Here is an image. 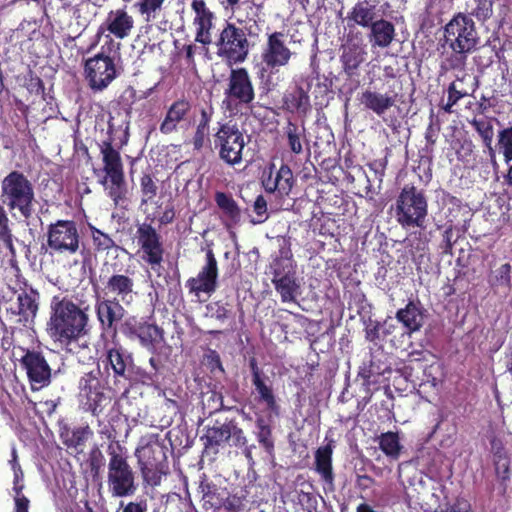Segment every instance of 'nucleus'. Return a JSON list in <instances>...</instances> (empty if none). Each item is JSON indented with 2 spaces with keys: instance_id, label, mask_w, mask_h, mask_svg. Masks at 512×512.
I'll use <instances>...</instances> for the list:
<instances>
[{
  "instance_id": "obj_1",
  "label": "nucleus",
  "mask_w": 512,
  "mask_h": 512,
  "mask_svg": "<svg viewBox=\"0 0 512 512\" xmlns=\"http://www.w3.org/2000/svg\"><path fill=\"white\" fill-rule=\"evenodd\" d=\"M88 311V306L81 307L67 295L53 296L46 327L51 341L64 351L73 352V347L90 330Z\"/></svg>"
},
{
  "instance_id": "obj_2",
  "label": "nucleus",
  "mask_w": 512,
  "mask_h": 512,
  "mask_svg": "<svg viewBox=\"0 0 512 512\" xmlns=\"http://www.w3.org/2000/svg\"><path fill=\"white\" fill-rule=\"evenodd\" d=\"M167 447L158 433H150L142 436L135 456L143 477L144 483L155 487L160 485L162 476L168 474L169 464Z\"/></svg>"
},
{
  "instance_id": "obj_3",
  "label": "nucleus",
  "mask_w": 512,
  "mask_h": 512,
  "mask_svg": "<svg viewBox=\"0 0 512 512\" xmlns=\"http://www.w3.org/2000/svg\"><path fill=\"white\" fill-rule=\"evenodd\" d=\"M109 456L107 485L113 497L133 496L137 489L136 473L128 460L127 449L118 441H112L107 447Z\"/></svg>"
},
{
  "instance_id": "obj_4",
  "label": "nucleus",
  "mask_w": 512,
  "mask_h": 512,
  "mask_svg": "<svg viewBox=\"0 0 512 512\" xmlns=\"http://www.w3.org/2000/svg\"><path fill=\"white\" fill-rule=\"evenodd\" d=\"M293 52L285 43L282 32H273L268 35L267 42L263 45L259 76L269 88L276 87L283 80L280 69L289 64Z\"/></svg>"
},
{
  "instance_id": "obj_5",
  "label": "nucleus",
  "mask_w": 512,
  "mask_h": 512,
  "mask_svg": "<svg viewBox=\"0 0 512 512\" xmlns=\"http://www.w3.org/2000/svg\"><path fill=\"white\" fill-rule=\"evenodd\" d=\"M118 46L110 39L107 50L103 46L101 52L85 62V77L94 92L106 89L119 74Z\"/></svg>"
},
{
  "instance_id": "obj_6",
  "label": "nucleus",
  "mask_w": 512,
  "mask_h": 512,
  "mask_svg": "<svg viewBox=\"0 0 512 512\" xmlns=\"http://www.w3.org/2000/svg\"><path fill=\"white\" fill-rule=\"evenodd\" d=\"M212 43L216 47L217 56L229 65L244 62L250 50L246 31L228 21L224 23Z\"/></svg>"
},
{
  "instance_id": "obj_7",
  "label": "nucleus",
  "mask_w": 512,
  "mask_h": 512,
  "mask_svg": "<svg viewBox=\"0 0 512 512\" xmlns=\"http://www.w3.org/2000/svg\"><path fill=\"white\" fill-rule=\"evenodd\" d=\"M109 141H104L100 146V151L104 163L106 177L109 178L112 186L120 187L123 181V165L119 152L112 146L115 136L121 134L120 144L124 145L128 141V122L125 120L121 124L115 123V118L110 116L108 121Z\"/></svg>"
},
{
  "instance_id": "obj_8",
  "label": "nucleus",
  "mask_w": 512,
  "mask_h": 512,
  "mask_svg": "<svg viewBox=\"0 0 512 512\" xmlns=\"http://www.w3.org/2000/svg\"><path fill=\"white\" fill-rule=\"evenodd\" d=\"M249 137L231 121L221 124L214 134V146L219 157L230 165L241 163L242 154Z\"/></svg>"
},
{
  "instance_id": "obj_9",
  "label": "nucleus",
  "mask_w": 512,
  "mask_h": 512,
  "mask_svg": "<svg viewBox=\"0 0 512 512\" xmlns=\"http://www.w3.org/2000/svg\"><path fill=\"white\" fill-rule=\"evenodd\" d=\"M47 245L51 255L70 256L80 248L77 225L71 220H58L50 224L47 231Z\"/></svg>"
},
{
  "instance_id": "obj_10",
  "label": "nucleus",
  "mask_w": 512,
  "mask_h": 512,
  "mask_svg": "<svg viewBox=\"0 0 512 512\" xmlns=\"http://www.w3.org/2000/svg\"><path fill=\"white\" fill-rule=\"evenodd\" d=\"M445 40L451 49L473 52L479 43L473 19L463 13L454 16L445 26Z\"/></svg>"
},
{
  "instance_id": "obj_11",
  "label": "nucleus",
  "mask_w": 512,
  "mask_h": 512,
  "mask_svg": "<svg viewBox=\"0 0 512 512\" xmlns=\"http://www.w3.org/2000/svg\"><path fill=\"white\" fill-rule=\"evenodd\" d=\"M224 95L222 104L230 112L236 110L239 105L246 106L253 102L254 86L245 68L231 69Z\"/></svg>"
},
{
  "instance_id": "obj_12",
  "label": "nucleus",
  "mask_w": 512,
  "mask_h": 512,
  "mask_svg": "<svg viewBox=\"0 0 512 512\" xmlns=\"http://www.w3.org/2000/svg\"><path fill=\"white\" fill-rule=\"evenodd\" d=\"M98 281L100 285L92 283L96 294L100 291L103 296L125 305L132 303L137 295L135 281L128 273L114 272L109 275L101 270Z\"/></svg>"
},
{
  "instance_id": "obj_13",
  "label": "nucleus",
  "mask_w": 512,
  "mask_h": 512,
  "mask_svg": "<svg viewBox=\"0 0 512 512\" xmlns=\"http://www.w3.org/2000/svg\"><path fill=\"white\" fill-rule=\"evenodd\" d=\"M39 297L38 291L32 287L21 289L16 302L5 308L6 319L15 325L30 327L34 324L39 310Z\"/></svg>"
},
{
  "instance_id": "obj_14",
  "label": "nucleus",
  "mask_w": 512,
  "mask_h": 512,
  "mask_svg": "<svg viewBox=\"0 0 512 512\" xmlns=\"http://www.w3.org/2000/svg\"><path fill=\"white\" fill-rule=\"evenodd\" d=\"M135 239L142 253V260L155 269L163 262L164 247L161 235L156 229L148 223H142L137 226Z\"/></svg>"
},
{
  "instance_id": "obj_15",
  "label": "nucleus",
  "mask_w": 512,
  "mask_h": 512,
  "mask_svg": "<svg viewBox=\"0 0 512 512\" xmlns=\"http://www.w3.org/2000/svg\"><path fill=\"white\" fill-rule=\"evenodd\" d=\"M100 369L96 368L84 373L78 381V395L85 400L86 410L93 416H99L103 409V402L106 400L104 386L100 380Z\"/></svg>"
},
{
  "instance_id": "obj_16",
  "label": "nucleus",
  "mask_w": 512,
  "mask_h": 512,
  "mask_svg": "<svg viewBox=\"0 0 512 512\" xmlns=\"http://www.w3.org/2000/svg\"><path fill=\"white\" fill-rule=\"evenodd\" d=\"M427 216V201L424 194H399L397 220L402 226L423 227Z\"/></svg>"
},
{
  "instance_id": "obj_17",
  "label": "nucleus",
  "mask_w": 512,
  "mask_h": 512,
  "mask_svg": "<svg viewBox=\"0 0 512 512\" xmlns=\"http://www.w3.org/2000/svg\"><path fill=\"white\" fill-rule=\"evenodd\" d=\"M218 262L214 252H206V263L202 266L196 277H190L185 286L190 294L199 296L200 293L212 295L218 287Z\"/></svg>"
},
{
  "instance_id": "obj_18",
  "label": "nucleus",
  "mask_w": 512,
  "mask_h": 512,
  "mask_svg": "<svg viewBox=\"0 0 512 512\" xmlns=\"http://www.w3.org/2000/svg\"><path fill=\"white\" fill-rule=\"evenodd\" d=\"M21 363L33 389L43 388L50 384L52 369L42 352L27 350Z\"/></svg>"
},
{
  "instance_id": "obj_19",
  "label": "nucleus",
  "mask_w": 512,
  "mask_h": 512,
  "mask_svg": "<svg viewBox=\"0 0 512 512\" xmlns=\"http://www.w3.org/2000/svg\"><path fill=\"white\" fill-rule=\"evenodd\" d=\"M122 304V302L96 294L95 312L104 332L111 333L113 336L117 335V324L126 313Z\"/></svg>"
},
{
  "instance_id": "obj_20",
  "label": "nucleus",
  "mask_w": 512,
  "mask_h": 512,
  "mask_svg": "<svg viewBox=\"0 0 512 512\" xmlns=\"http://www.w3.org/2000/svg\"><path fill=\"white\" fill-rule=\"evenodd\" d=\"M398 94L394 90H387L381 92L379 90L366 88L359 96L360 104L366 109L378 117L384 118L385 114L395 106L397 102Z\"/></svg>"
},
{
  "instance_id": "obj_21",
  "label": "nucleus",
  "mask_w": 512,
  "mask_h": 512,
  "mask_svg": "<svg viewBox=\"0 0 512 512\" xmlns=\"http://www.w3.org/2000/svg\"><path fill=\"white\" fill-rule=\"evenodd\" d=\"M191 8L195 13V40L203 45L212 44L211 30L215 18L213 12L208 9L204 0H193Z\"/></svg>"
},
{
  "instance_id": "obj_22",
  "label": "nucleus",
  "mask_w": 512,
  "mask_h": 512,
  "mask_svg": "<svg viewBox=\"0 0 512 512\" xmlns=\"http://www.w3.org/2000/svg\"><path fill=\"white\" fill-rule=\"evenodd\" d=\"M147 203L146 212L152 220H157L160 225H167L175 218L174 204L171 194H152Z\"/></svg>"
},
{
  "instance_id": "obj_23",
  "label": "nucleus",
  "mask_w": 512,
  "mask_h": 512,
  "mask_svg": "<svg viewBox=\"0 0 512 512\" xmlns=\"http://www.w3.org/2000/svg\"><path fill=\"white\" fill-rule=\"evenodd\" d=\"M395 318L411 335L418 332L424 325L425 309L419 300H409L404 308L396 312Z\"/></svg>"
},
{
  "instance_id": "obj_24",
  "label": "nucleus",
  "mask_w": 512,
  "mask_h": 512,
  "mask_svg": "<svg viewBox=\"0 0 512 512\" xmlns=\"http://www.w3.org/2000/svg\"><path fill=\"white\" fill-rule=\"evenodd\" d=\"M332 441L315 451L314 469L320 475L321 481L330 489L334 488L335 475L332 465L333 455Z\"/></svg>"
},
{
  "instance_id": "obj_25",
  "label": "nucleus",
  "mask_w": 512,
  "mask_h": 512,
  "mask_svg": "<svg viewBox=\"0 0 512 512\" xmlns=\"http://www.w3.org/2000/svg\"><path fill=\"white\" fill-rule=\"evenodd\" d=\"M102 362L106 370L112 369L114 376L127 378L132 356L121 346H115L106 350Z\"/></svg>"
},
{
  "instance_id": "obj_26",
  "label": "nucleus",
  "mask_w": 512,
  "mask_h": 512,
  "mask_svg": "<svg viewBox=\"0 0 512 512\" xmlns=\"http://www.w3.org/2000/svg\"><path fill=\"white\" fill-rule=\"evenodd\" d=\"M366 56L367 52L362 44L348 42L344 45L340 60L345 74L348 77L356 75L358 68L366 60Z\"/></svg>"
},
{
  "instance_id": "obj_27",
  "label": "nucleus",
  "mask_w": 512,
  "mask_h": 512,
  "mask_svg": "<svg viewBox=\"0 0 512 512\" xmlns=\"http://www.w3.org/2000/svg\"><path fill=\"white\" fill-rule=\"evenodd\" d=\"M201 440L206 453L217 455L219 447L228 442V420L222 424L216 421L213 426L206 427Z\"/></svg>"
},
{
  "instance_id": "obj_28",
  "label": "nucleus",
  "mask_w": 512,
  "mask_h": 512,
  "mask_svg": "<svg viewBox=\"0 0 512 512\" xmlns=\"http://www.w3.org/2000/svg\"><path fill=\"white\" fill-rule=\"evenodd\" d=\"M293 183V173L286 165H282L278 171L275 173L270 172L267 177L262 179L266 192H290Z\"/></svg>"
},
{
  "instance_id": "obj_29",
  "label": "nucleus",
  "mask_w": 512,
  "mask_h": 512,
  "mask_svg": "<svg viewBox=\"0 0 512 512\" xmlns=\"http://www.w3.org/2000/svg\"><path fill=\"white\" fill-rule=\"evenodd\" d=\"M396 36L395 26L390 21L379 19L370 26L368 35L372 47L387 48Z\"/></svg>"
},
{
  "instance_id": "obj_30",
  "label": "nucleus",
  "mask_w": 512,
  "mask_h": 512,
  "mask_svg": "<svg viewBox=\"0 0 512 512\" xmlns=\"http://www.w3.org/2000/svg\"><path fill=\"white\" fill-rule=\"evenodd\" d=\"M191 109V105L186 100L175 101L168 109L164 120L160 125V132L163 134H170L177 129L180 122L186 119L187 114Z\"/></svg>"
},
{
  "instance_id": "obj_31",
  "label": "nucleus",
  "mask_w": 512,
  "mask_h": 512,
  "mask_svg": "<svg viewBox=\"0 0 512 512\" xmlns=\"http://www.w3.org/2000/svg\"><path fill=\"white\" fill-rule=\"evenodd\" d=\"M272 283L277 293L280 294L281 301L284 303L296 302L299 294L300 284L294 275L280 274L275 271Z\"/></svg>"
},
{
  "instance_id": "obj_32",
  "label": "nucleus",
  "mask_w": 512,
  "mask_h": 512,
  "mask_svg": "<svg viewBox=\"0 0 512 512\" xmlns=\"http://www.w3.org/2000/svg\"><path fill=\"white\" fill-rule=\"evenodd\" d=\"M106 24L110 33L119 39H123L130 34L134 26V20L126 11L118 9L108 14Z\"/></svg>"
},
{
  "instance_id": "obj_33",
  "label": "nucleus",
  "mask_w": 512,
  "mask_h": 512,
  "mask_svg": "<svg viewBox=\"0 0 512 512\" xmlns=\"http://www.w3.org/2000/svg\"><path fill=\"white\" fill-rule=\"evenodd\" d=\"M137 328L136 338L144 348L155 351L156 347L164 342V330L158 325L140 321V326Z\"/></svg>"
},
{
  "instance_id": "obj_34",
  "label": "nucleus",
  "mask_w": 512,
  "mask_h": 512,
  "mask_svg": "<svg viewBox=\"0 0 512 512\" xmlns=\"http://www.w3.org/2000/svg\"><path fill=\"white\" fill-rule=\"evenodd\" d=\"M376 6L367 0L357 2L348 19L361 27H369L376 21Z\"/></svg>"
},
{
  "instance_id": "obj_35",
  "label": "nucleus",
  "mask_w": 512,
  "mask_h": 512,
  "mask_svg": "<svg viewBox=\"0 0 512 512\" xmlns=\"http://www.w3.org/2000/svg\"><path fill=\"white\" fill-rule=\"evenodd\" d=\"M232 439L233 445L242 448V453L249 463L254 462L252 451L256 448L254 444L248 445V439L235 419L228 420V441Z\"/></svg>"
},
{
  "instance_id": "obj_36",
  "label": "nucleus",
  "mask_w": 512,
  "mask_h": 512,
  "mask_svg": "<svg viewBox=\"0 0 512 512\" xmlns=\"http://www.w3.org/2000/svg\"><path fill=\"white\" fill-rule=\"evenodd\" d=\"M251 380L255 390L258 393V402L264 403L269 411L278 413L279 405L277 403L272 384L267 383L269 378L264 375L262 377Z\"/></svg>"
},
{
  "instance_id": "obj_37",
  "label": "nucleus",
  "mask_w": 512,
  "mask_h": 512,
  "mask_svg": "<svg viewBox=\"0 0 512 512\" xmlns=\"http://www.w3.org/2000/svg\"><path fill=\"white\" fill-rule=\"evenodd\" d=\"M379 449L390 459L397 460L402 451V444L398 432L388 431L381 433L377 438Z\"/></svg>"
},
{
  "instance_id": "obj_38",
  "label": "nucleus",
  "mask_w": 512,
  "mask_h": 512,
  "mask_svg": "<svg viewBox=\"0 0 512 512\" xmlns=\"http://www.w3.org/2000/svg\"><path fill=\"white\" fill-rule=\"evenodd\" d=\"M284 104L291 112L306 113L310 108V99L302 87H297L284 97Z\"/></svg>"
},
{
  "instance_id": "obj_39",
  "label": "nucleus",
  "mask_w": 512,
  "mask_h": 512,
  "mask_svg": "<svg viewBox=\"0 0 512 512\" xmlns=\"http://www.w3.org/2000/svg\"><path fill=\"white\" fill-rule=\"evenodd\" d=\"M232 11L235 13L237 22L239 24H245V29L247 30L248 24L257 23L260 7L252 1H243L241 3L239 2Z\"/></svg>"
},
{
  "instance_id": "obj_40",
  "label": "nucleus",
  "mask_w": 512,
  "mask_h": 512,
  "mask_svg": "<svg viewBox=\"0 0 512 512\" xmlns=\"http://www.w3.org/2000/svg\"><path fill=\"white\" fill-rule=\"evenodd\" d=\"M255 425L257 428L256 438L258 443L265 450V452L272 454L275 448L272 427L263 417H258L255 421Z\"/></svg>"
},
{
  "instance_id": "obj_41",
  "label": "nucleus",
  "mask_w": 512,
  "mask_h": 512,
  "mask_svg": "<svg viewBox=\"0 0 512 512\" xmlns=\"http://www.w3.org/2000/svg\"><path fill=\"white\" fill-rule=\"evenodd\" d=\"M27 178L18 171L8 174L2 181V192H31Z\"/></svg>"
},
{
  "instance_id": "obj_42",
  "label": "nucleus",
  "mask_w": 512,
  "mask_h": 512,
  "mask_svg": "<svg viewBox=\"0 0 512 512\" xmlns=\"http://www.w3.org/2000/svg\"><path fill=\"white\" fill-rule=\"evenodd\" d=\"M10 196L9 205L12 209H19L25 218H29L35 211L34 194H8Z\"/></svg>"
},
{
  "instance_id": "obj_43",
  "label": "nucleus",
  "mask_w": 512,
  "mask_h": 512,
  "mask_svg": "<svg viewBox=\"0 0 512 512\" xmlns=\"http://www.w3.org/2000/svg\"><path fill=\"white\" fill-rule=\"evenodd\" d=\"M215 201L226 217L233 223L240 221V209L236 202L230 197L231 194H215Z\"/></svg>"
},
{
  "instance_id": "obj_44",
  "label": "nucleus",
  "mask_w": 512,
  "mask_h": 512,
  "mask_svg": "<svg viewBox=\"0 0 512 512\" xmlns=\"http://www.w3.org/2000/svg\"><path fill=\"white\" fill-rule=\"evenodd\" d=\"M512 266L510 263H504L500 267H498L495 271L492 272L489 278V285L492 288L505 287L507 289H511L512 287V279H511Z\"/></svg>"
},
{
  "instance_id": "obj_45",
  "label": "nucleus",
  "mask_w": 512,
  "mask_h": 512,
  "mask_svg": "<svg viewBox=\"0 0 512 512\" xmlns=\"http://www.w3.org/2000/svg\"><path fill=\"white\" fill-rule=\"evenodd\" d=\"M285 134L290 150L295 154H301L303 152L302 138L305 136L304 128H299L297 125L289 122L285 128Z\"/></svg>"
},
{
  "instance_id": "obj_46",
  "label": "nucleus",
  "mask_w": 512,
  "mask_h": 512,
  "mask_svg": "<svg viewBox=\"0 0 512 512\" xmlns=\"http://www.w3.org/2000/svg\"><path fill=\"white\" fill-rule=\"evenodd\" d=\"M495 2H502L505 5L506 0H474L475 6L471 10V15L478 21L485 22L493 15V5Z\"/></svg>"
},
{
  "instance_id": "obj_47",
  "label": "nucleus",
  "mask_w": 512,
  "mask_h": 512,
  "mask_svg": "<svg viewBox=\"0 0 512 512\" xmlns=\"http://www.w3.org/2000/svg\"><path fill=\"white\" fill-rule=\"evenodd\" d=\"M206 316L216 319L220 322H225L232 317V309L229 303L222 301L210 302L206 305Z\"/></svg>"
},
{
  "instance_id": "obj_48",
  "label": "nucleus",
  "mask_w": 512,
  "mask_h": 512,
  "mask_svg": "<svg viewBox=\"0 0 512 512\" xmlns=\"http://www.w3.org/2000/svg\"><path fill=\"white\" fill-rule=\"evenodd\" d=\"M92 435L93 431L89 425H85L73 429L71 435L64 439L63 442L69 448H77L83 446Z\"/></svg>"
},
{
  "instance_id": "obj_49",
  "label": "nucleus",
  "mask_w": 512,
  "mask_h": 512,
  "mask_svg": "<svg viewBox=\"0 0 512 512\" xmlns=\"http://www.w3.org/2000/svg\"><path fill=\"white\" fill-rule=\"evenodd\" d=\"M165 0H139L135 3V7L139 13L145 17L146 21H151L156 18L157 14L162 9Z\"/></svg>"
},
{
  "instance_id": "obj_50",
  "label": "nucleus",
  "mask_w": 512,
  "mask_h": 512,
  "mask_svg": "<svg viewBox=\"0 0 512 512\" xmlns=\"http://www.w3.org/2000/svg\"><path fill=\"white\" fill-rule=\"evenodd\" d=\"M91 236L96 252L109 251L116 246L114 240L108 234L96 227H91Z\"/></svg>"
},
{
  "instance_id": "obj_51",
  "label": "nucleus",
  "mask_w": 512,
  "mask_h": 512,
  "mask_svg": "<svg viewBox=\"0 0 512 512\" xmlns=\"http://www.w3.org/2000/svg\"><path fill=\"white\" fill-rule=\"evenodd\" d=\"M0 241L3 242L5 247L10 251L12 255L15 254V248L13 244V234L9 227V219L5 210L0 206Z\"/></svg>"
},
{
  "instance_id": "obj_52",
  "label": "nucleus",
  "mask_w": 512,
  "mask_h": 512,
  "mask_svg": "<svg viewBox=\"0 0 512 512\" xmlns=\"http://www.w3.org/2000/svg\"><path fill=\"white\" fill-rule=\"evenodd\" d=\"M470 123L479 133L485 145L491 149V144L494 136L493 125L491 120L485 118L473 119Z\"/></svg>"
},
{
  "instance_id": "obj_53",
  "label": "nucleus",
  "mask_w": 512,
  "mask_h": 512,
  "mask_svg": "<svg viewBox=\"0 0 512 512\" xmlns=\"http://www.w3.org/2000/svg\"><path fill=\"white\" fill-rule=\"evenodd\" d=\"M433 512H472V506L468 499L458 496L452 503L447 502L443 506H439Z\"/></svg>"
},
{
  "instance_id": "obj_54",
  "label": "nucleus",
  "mask_w": 512,
  "mask_h": 512,
  "mask_svg": "<svg viewBox=\"0 0 512 512\" xmlns=\"http://www.w3.org/2000/svg\"><path fill=\"white\" fill-rule=\"evenodd\" d=\"M253 212L256 215L251 219V223L253 224H262L268 219V205L267 200L263 197V194H258L257 198L255 199L253 203Z\"/></svg>"
},
{
  "instance_id": "obj_55",
  "label": "nucleus",
  "mask_w": 512,
  "mask_h": 512,
  "mask_svg": "<svg viewBox=\"0 0 512 512\" xmlns=\"http://www.w3.org/2000/svg\"><path fill=\"white\" fill-rule=\"evenodd\" d=\"M497 478L505 483L510 479V458L508 455L493 458Z\"/></svg>"
},
{
  "instance_id": "obj_56",
  "label": "nucleus",
  "mask_w": 512,
  "mask_h": 512,
  "mask_svg": "<svg viewBox=\"0 0 512 512\" xmlns=\"http://www.w3.org/2000/svg\"><path fill=\"white\" fill-rule=\"evenodd\" d=\"M453 53L446 58L445 67L447 69L463 70L466 65L467 55L471 51H459V49H452Z\"/></svg>"
},
{
  "instance_id": "obj_57",
  "label": "nucleus",
  "mask_w": 512,
  "mask_h": 512,
  "mask_svg": "<svg viewBox=\"0 0 512 512\" xmlns=\"http://www.w3.org/2000/svg\"><path fill=\"white\" fill-rule=\"evenodd\" d=\"M498 143L503 152L505 161H512V127L506 128L499 133Z\"/></svg>"
},
{
  "instance_id": "obj_58",
  "label": "nucleus",
  "mask_w": 512,
  "mask_h": 512,
  "mask_svg": "<svg viewBox=\"0 0 512 512\" xmlns=\"http://www.w3.org/2000/svg\"><path fill=\"white\" fill-rule=\"evenodd\" d=\"M466 95H468L466 91L458 89L457 83L452 82L448 87V101L443 106L444 111L447 113H451L452 107Z\"/></svg>"
},
{
  "instance_id": "obj_59",
  "label": "nucleus",
  "mask_w": 512,
  "mask_h": 512,
  "mask_svg": "<svg viewBox=\"0 0 512 512\" xmlns=\"http://www.w3.org/2000/svg\"><path fill=\"white\" fill-rule=\"evenodd\" d=\"M298 501L306 512H318V501L314 494L301 490L298 492Z\"/></svg>"
},
{
  "instance_id": "obj_60",
  "label": "nucleus",
  "mask_w": 512,
  "mask_h": 512,
  "mask_svg": "<svg viewBox=\"0 0 512 512\" xmlns=\"http://www.w3.org/2000/svg\"><path fill=\"white\" fill-rule=\"evenodd\" d=\"M207 407L209 408V415L222 410H229L223 402V395L220 392L213 391L207 399Z\"/></svg>"
},
{
  "instance_id": "obj_61",
  "label": "nucleus",
  "mask_w": 512,
  "mask_h": 512,
  "mask_svg": "<svg viewBox=\"0 0 512 512\" xmlns=\"http://www.w3.org/2000/svg\"><path fill=\"white\" fill-rule=\"evenodd\" d=\"M380 323L369 319V323L365 327V339L369 342H375L380 338Z\"/></svg>"
},
{
  "instance_id": "obj_62",
  "label": "nucleus",
  "mask_w": 512,
  "mask_h": 512,
  "mask_svg": "<svg viewBox=\"0 0 512 512\" xmlns=\"http://www.w3.org/2000/svg\"><path fill=\"white\" fill-rule=\"evenodd\" d=\"M147 507L146 500L130 501L125 505L123 502L120 503L121 512H146Z\"/></svg>"
},
{
  "instance_id": "obj_63",
  "label": "nucleus",
  "mask_w": 512,
  "mask_h": 512,
  "mask_svg": "<svg viewBox=\"0 0 512 512\" xmlns=\"http://www.w3.org/2000/svg\"><path fill=\"white\" fill-rule=\"evenodd\" d=\"M103 455L99 450L92 451L90 454L89 465L94 476L98 475L102 467Z\"/></svg>"
},
{
  "instance_id": "obj_64",
  "label": "nucleus",
  "mask_w": 512,
  "mask_h": 512,
  "mask_svg": "<svg viewBox=\"0 0 512 512\" xmlns=\"http://www.w3.org/2000/svg\"><path fill=\"white\" fill-rule=\"evenodd\" d=\"M140 326V321H137L134 317L127 319L122 325V332L124 335L132 338L137 335V327Z\"/></svg>"
}]
</instances>
